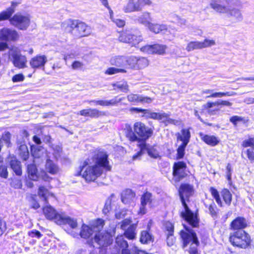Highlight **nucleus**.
Returning <instances> with one entry per match:
<instances>
[{
    "label": "nucleus",
    "instance_id": "obj_52",
    "mask_svg": "<svg viewBox=\"0 0 254 254\" xmlns=\"http://www.w3.org/2000/svg\"><path fill=\"white\" fill-rule=\"evenodd\" d=\"M166 243L168 246H173L176 243V238L174 236V234L165 235Z\"/></svg>",
    "mask_w": 254,
    "mask_h": 254
},
{
    "label": "nucleus",
    "instance_id": "obj_24",
    "mask_svg": "<svg viewBox=\"0 0 254 254\" xmlns=\"http://www.w3.org/2000/svg\"><path fill=\"white\" fill-rule=\"evenodd\" d=\"M79 114L85 117H89L91 119H98L105 116L106 113L100 111L97 108H88L80 111Z\"/></svg>",
    "mask_w": 254,
    "mask_h": 254
},
{
    "label": "nucleus",
    "instance_id": "obj_36",
    "mask_svg": "<svg viewBox=\"0 0 254 254\" xmlns=\"http://www.w3.org/2000/svg\"><path fill=\"white\" fill-rule=\"evenodd\" d=\"M93 232L94 230L92 227L83 224L81 226L79 235L82 238L84 239H88L92 236Z\"/></svg>",
    "mask_w": 254,
    "mask_h": 254
},
{
    "label": "nucleus",
    "instance_id": "obj_16",
    "mask_svg": "<svg viewBox=\"0 0 254 254\" xmlns=\"http://www.w3.org/2000/svg\"><path fill=\"white\" fill-rule=\"evenodd\" d=\"M141 50L148 54L163 55L166 54L167 46L166 45L155 43L146 45L141 48Z\"/></svg>",
    "mask_w": 254,
    "mask_h": 254
},
{
    "label": "nucleus",
    "instance_id": "obj_9",
    "mask_svg": "<svg viewBox=\"0 0 254 254\" xmlns=\"http://www.w3.org/2000/svg\"><path fill=\"white\" fill-rule=\"evenodd\" d=\"M187 163L184 161L175 162L172 167L173 180L175 183H179L189 176Z\"/></svg>",
    "mask_w": 254,
    "mask_h": 254
},
{
    "label": "nucleus",
    "instance_id": "obj_46",
    "mask_svg": "<svg viewBox=\"0 0 254 254\" xmlns=\"http://www.w3.org/2000/svg\"><path fill=\"white\" fill-rule=\"evenodd\" d=\"M196 49H201L200 42L191 41L190 42L186 47V50L190 52Z\"/></svg>",
    "mask_w": 254,
    "mask_h": 254
},
{
    "label": "nucleus",
    "instance_id": "obj_26",
    "mask_svg": "<svg viewBox=\"0 0 254 254\" xmlns=\"http://www.w3.org/2000/svg\"><path fill=\"white\" fill-rule=\"evenodd\" d=\"M124 98H119L118 96H116L114 98L109 100H90L88 101L89 104L94 103L96 105L101 106H116L121 102Z\"/></svg>",
    "mask_w": 254,
    "mask_h": 254
},
{
    "label": "nucleus",
    "instance_id": "obj_41",
    "mask_svg": "<svg viewBox=\"0 0 254 254\" xmlns=\"http://www.w3.org/2000/svg\"><path fill=\"white\" fill-rule=\"evenodd\" d=\"M27 200L30 203V208L36 210L40 208V205L37 200L36 194H30L27 197Z\"/></svg>",
    "mask_w": 254,
    "mask_h": 254
},
{
    "label": "nucleus",
    "instance_id": "obj_4",
    "mask_svg": "<svg viewBox=\"0 0 254 254\" xmlns=\"http://www.w3.org/2000/svg\"><path fill=\"white\" fill-rule=\"evenodd\" d=\"M61 28L64 32L77 39L87 37L91 34L90 27L78 19H67L62 23Z\"/></svg>",
    "mask_w": 254,
    "mask_h": 254
},
{
    "label": "nucleus",
    "instance_id": "obj_47",
    "mask_svg": "<svg viewBox=\"0 0 254 254\" xmlns=\"http://www.w3.org/2000/svg\"><path fill=\"white\" fill-rule=\"evenodd\" d=\"M152 194L150 192L146 191L141 195L140 200V204L143 205H147L148 203H151Z\"/></svg>",
    "mask_w": 254,
    "mask_h": 254
},
{
    "label": "nucleus",
    "instance_id": "obj_5",
    "mask_svg": "<svg viewBox=\"0 0 254 254\" xmlns=\"http://www.w3.org/2000/svg\"><path fill=\"white\" fill-rule=\"evenodd\" d=\"M183 229L179 232L182 248L185 249L189 246L190 254H200L197 248L200 244L197 234L186 224H183Z\"/></svg>",
    "mask_w": 254,
    "mask_h": 254
},
{
    "label": "nucleus",
    "instance_id": "obj_34",
    "mask_svg": "<svg viewBox=\"0 0 254 254\" xmlns=\"http://www.w3.org/2000/svg\"><path fill=\"white\" fill-rule=\"evenodd\" d=\"M37 193L38 195L43 199L45 204L48 203V197L49 196H54L53 193L50 191L47 188L43 186L39 187Z\"/></svg>",
    "mask_w": 254,
    "mask_h": 254
},
{
    "label": "nucleus",
    "instance_id": "obj_40",
    "mask_svg": "<svg viewBox=\"0 0 254 254\" xmlns=\"http://www.w3.org/2000/svg\"><path fill=\"white\" fill-rule=\"evenodd\" d=\"M19 156L23 161H26L29 157V152L27 146L25 144H21L19 146Z\"/></svg>",
    "mask_w": 254,
    "mask_h": 254
},
{
    "label": "nucleus",
    "instance_id": "obj_39",
    "mask_svg": "<svg viewBox=\"0 0 254 254\" xmlns=\"http://www.w3.org/2000/svg\"><path fill=\"white\" fill-rule=\"evenodd\" d=\"M212 90L209 89H207L204 90L203 91V94H210V95L207 96V98H216V97H221L223 96H231L233 95L234 94L233 92H214L211 93Z\"/></svg>",
    "mask_w": 254,
    "mask_h": 254
},
{
    "label": "nucleus",
    "instance_id": "obj_54",
    "mask_svg": "<svg viewBox=\"0 0 254 254\" xmlns=\"http://www.w3.org/2000/svg\"><path fill=\"white\" fill-rule=\"evenodd\" d=\"M1 138L6 143L7 146L9 147L11 145V134L9 132H4L2 134Z\"/></svg>",
    "mask_w": 254,
    "mask_h": 254
},
{
    "label": "nucleus",
    "instance_id": "obj_23",
    "mask_svg": "<svg viewBox=\"0 0 254 254\" xmlns=\"http://www.w3.org/2000/svg\"><path fill=\"white\" fill-rule=\"evenodd\" d=\"M43 213L46 218L50 220H54L58 224V221L60 220L62 215V214L58 213L56 210L50 205H46L42 208Z\"/></svg>",
    "mask_w": 254,
    "mask_h": 254
},
{
    "label": "nucleus",
    "instance_id": "obj_20",
    "mask_svg": "<svg viewBox=\"0 0 254 254\" xmlns=\"http://www.w3.org/2000/svg\"><path fill=\"white\" fill-rule=\"evenodd\" d=\"M47 62V58L44 55H37L29 61V64L34 70L44 69Z\"/></svg>",
    "mask_w": 254,
    "mask_h": 254
},
{
    "label": "nucleus",
    "instance_id": "obj_28",
    "mask_svg": "<svg viewBox=\"0 0 254 254\" xmlns=\"http://www.w3.org/2000/svg\"><path fill=\"white\" fill-rule=\"evenodd\" d=\"M198 134L201 140L210 146H215L220 142L219 139L214 135L204 134L202 132H199Z\"/></svg>",
    "mask_w": 254,
    "mask_h": 254
},
{
    "label": "nucleus",
    "instance_id": "obj_1",
    "mask_svg": "<svg viewBox=\"0 0 254 254\" xmlns=\"http://www.w3.org/2000/svg\"><path fill=\"white\" fill-rule=\"evenodd\" d=\"M108 157L106 152L98 151L92 157L94 164L89 165V159L84 160L82 165L79 167L76 176H81L88 183L95 182L102 175L104 170L106 172L111 171V166L110 165Z\"/></svg>",
    "mask_w": 254,
    "mask_h": 254
},
{
    "label": "nucleus",
    "instance_id": "obj_14",
    "mask_svg": "<svg viewBox=\"0 0 254 254\" xmlns=\"http://www.w3.org/2000/svg\"><path fill=\"white\" fill-rule=\"evenodd\" d=\"M143 111H144L141 112L143 114L142 117H145L146 119H151L158 121L164 120L165 121L168 122V123L175 125L178 124V121L170 119L169 115L167 113L151 112L149 110L145 109H143Z\"/></svg>",
    "mask_w": 254,
    "mask_h": 254
},
{
    "label": "nucleus",
    "instance_id": "obj_59",
    "mask_svg": "<svg viewBox=\"0 0 254 254\" xmlns=\"http://www.w3.org/2000/svg\"><path fill=\"white\" fill-rule=\"evenodd\" d=\"M112 22H113L119 28H123L126 25V21L122 19L115 18L114 19H113Z\"/></svg>",
    "mask_w": 254,
    "mask_h": 254
},
{
    "label": "nucleus",
    "instance_id": "obj_55",
    "mask_svg": "<svg viewBox=\"0 0 254 254\" xmlns=\"http://www.w3.org/2000/svg\"><path fill=\"white\" fill-rule=\"evenodd\" d=\"M201 49L210 47L215 45V41L214 40L205 39L203 42H200Z\"/></svg>",
    "mask_w": 254,
    "mask_h": 254
},
{
    "label": "nucleus",
    "instance_id": "obj_3",
    "mask_svg": "<svg viewBox=\"0 0 254 254\" xmlns=\"http://www.w3.org/2000/svg\"><path fill=\"white\" fill-rule=\"evenodd\" d=\"M178 194L184 210L180 213V217L190 226L191 228L199 227L200 219L198 211H192L189 208L187 202L193 196L194 192L192 185L189 183L181 184L178 190Z\"/></svg>",
    "mask_w": 254,
    "mask_h": 254
},
{
    "label": "nucleus",
    "instance_id": "obj_43",
    "mask_svg": "<svg viewBox=\"0 0 254 254\" xmlns=\"http://www.w3.org/2000/svg\"><path fill=\"white\" fill-rule=\"evenodd\" d=\"M46 169L48 173L52 175L56 174L59 170L57 165L52 160L50 159L47 161Z\"/></svg>",
    "mask_w": 254,
    "mask_h": 254
},
{
    "label": "nucleus",
    "instance_id": "obj_62",
    "mask_svg": "<svg viewBox=\"0 0 254 254\" xmlns=\"http://www.w3.org/2000/svg\"><path fill=\"white\" fill-rule=\"evenodd\" d=\"M199 237L200 239V241L201 243H202L204 245H206L207 240L208 239L209 235L208 233L207 232H203L199 233Z\"/></svg>",
    "mask_w": 254,
    "mask_h": 254
},
{
    "label": "nucleus",
    "instance_id": "obj_56",
    "mask_svg": "<svg viewBox=\"0 0 254 254\" xmlns=\"http://www.w3.org/2000/svg\"><path fill=\"white\" fill-rule=\"evenodd\" d=\"M208 209L210 215L212 217H216L217 215L216 206L214 203L209 204L208 206Z\"/></svg>",
    "mask_w": 254,
    "mask_h": 254
},
{
    "label": "nucleus",
    "instance_id": "obj_13",
    "mask_svg": "<svg viewBox=\"0 0 254 254\" xmlns=\"http://www.w3.org/2000/svg\"><path fill=\"white\" fill-rule=\"evenodd\" d=\"M94 239L99 245L100 249H106L113 243V236L108 231L97 232L94 236Z\"/></svg>",
    "mask_w": 254,
    "mask_h": 254
},
{
    "label": "nucleus",
    "instance_id": "obj_48",
    "mask_svg": "<svg viewBox=\"0 0 254 254\" xmlns=\"http://www.w3.org/2000/svg\"><path fill=\"white\" fill-rule=\"evenodd\" d=\"M12 12L7 8L5 10L1 11L0 12V21L8 20L10 22V19L12 16Z\"/></svg>",
    "mask_w": 254,
    "mask_h": 254
},
{
    "label": "nucleus",
    "instance_id": "obj_33",
    "mask_svg": "<svg viewBox=\"0 0 254 254\" xmlns=\"http://www.w3.org/2000/svg\"><path fill=\"white\" fill-rule=\"evenodd\" d=\"M124 11L126 13L141 11L138 0L135 2L134 0H129L127 5L124 7Z\"/></svg>",
    "mask_w": 254,
    "mask_h": 254
},
{
    "label": "nucleus",
    "instance_id": "obj_11",
    "mask_svg": "<svg viewBox=\"0 0 254 254\" xmlns=\"http://www.w3.org/2000/svg\"><path fill=\"white\" fill-rule=\"evenodd\" d=\"M30 16L29 14L21 13L14 14L10 19V23L20 30H26L30 24Z\"/></svg>",
    "mask_w": 254,
    "mask_h": 254
},
{
    "label": "nucleus",
    "instance_id": "obj_6",
    "mask_svg": "<svg viewBox=\"0 0 254 254\" xmlns=\"http://www.w3.org/2000/svg\"><path fill=\"white\" fill-rule=\"evenodd\" d=\"M228 240L233 247L242 250L250 249L253 243L250 234L246 231L231 232Z\"/></svg>",
    "mask_w": 254,
    "mask_h": 254
},
{
    "label": "nucleus",
    "instance_id": "obj_61",
    "mask_svg": "<svg viewBox=\"0 0 254 254\" xmlns=\"http://www.w3.org/2000/svg\"><path fill=\"white\" fill-rule=\"evenodd\" d=\"M24 80V76L22 73L15 74L12 77V81L13 82L23 81Z\"/></svg>",
    "mask_w": 254,
    "mask_h": 254
},
{
    "label": "nucleus",
    "instance_id": "obj_17",
    "mask_svg": "<svg viewBox=\"0 0 254 254\" xmlns=\"http://www.w3.org/2000/svg\"><path fill=\"white\" fill-rule=\"evenodd\" d=\"M250 225V222L245 217L239 216L230 223L229 229L232 232L245 231Z\"/></svg>",
    "mask_w": 254,
    "mask_h": 254
},
{
    "label": "nucleus",
    "instance_id": "obj_63",
    "mask_svg": "<svg viewBox=\"0 0 254 254\" xmlns=\"http://www.w3.org/2000/svg\"><path fill=\"white\" fill-rule=\"evenodd\" d=\"M232 169L230 163H228L226 166V179L229 182H231Z\"/></svg>",
    "mask_w": 254,
    "mask_h": 254
},
{
    "label": "nucleus",
    "instance_id": "obj_29",
    "mask_svg": "<svg viewBox=\"0 0 254 254\" xmlns=\"http://www.w3.org/2000/svg\"><path fill=\"white\" fill-rule=\"evenodd\" d=\"M154 241V236L150 232L149 227L145 230H142L140 232L139 242L141 244L146 245L153 243Z\"/></svg>",
    "mask_w": 254,
    "mask_h": 254
},
{
    "label": "nucleus",
    "instance_id": "obj_45",
    "mask_svg": "<svg viewBox=\"0 0 254 254\" xmlns=\"http://www.w3.org/2000/svg\"><path fill=\"white\" fill-rule=\"evenodd\" d=\"M123 236V235H118L116 239V245L120 249L128 248V247L127 241L124 239Z\"/></svg>",
    "mask_w": 254,
    "mask_h": 254
},
{
    "label": "nucleus",
    "instance_id": "obj_10",
    "mask_svg": "<svg viewBox=\"0 0 254 254\" xmlns=\"http://www.w3.org/2000/svg\"><path fill=\"white\" fill-rule=\"evenodd\" d=\"M118 40L120 42L128 44L131 46H135L142 40L141 36L134 34L131 30L128 29H123L118 31Z\"/></svg>",
    "mask_w": 254,
    "mask_h": 254
},
{
    "label": "nucleus",
    "instance_id": "obj_57",
    "mask_svg": "<svg viewBox=\"0 0 254 254\" xmlns=\"http://www.w3.org/2000/svg\"><path fill=\"white\" fill-rule=\"evenodd\" d=\"M140 6L141 10L144 6H150L152 4V1L151 0H137Z\"/></svg>",
    "mask_w": 254,
    "mask_h": 254
},
{
    "label": "nucleus",
    "instance_id": "obj_25",
    "mask_svg": "<svg viewBox=\"0 0 254 254\" xmlns=\"http://www.w3.org/2000/svg\"><path fill=\"white\" fill-rule=\"evenodd\" d=\"M128 101L132 103H150L153 100V98L148 96H142L139 95L131 93L127 96Z\"/></svg>",
    "mask_w": 254,
    "mask_h": 254
},
{
    "label": "nucleus",
    "instance_id": "obj_58",
    "mask_svg": "<svg viewBox=\"0 0 254 254\" xmlns=\"http://www.w3.org/2000/svg\"><path fill=\"white\" fill-rule=\"evenodd\" d=\"M7 168L6 166H0V176L3 178H7L8 177Z\"/></svg>",
    "mask_w": 254,
    "mask_h": 254
},
{
    "label": "nucleus",
    "instance_id": "obj_38",
    "mask_svg": "<svg viewBox=\"0 0 254 254\" xmlns=\"http://www.w3.org/2000/svg\"><path fill=\"white\" fill-rule=\"evenodd\" d=\"M11 168L15 174L18 176L22 175V171L21 162L15 158L12 159L9 163Z\"/></svg>",
    "mask_w": 254,
    "mask_h": 254
},
{
    "label": "nucleus",
    "instance_id": "obj_27",
    "mask_svg": "<svg viewBox=\"0 0 254 254\" xmlns=\"http://www.w3.org/2000/svg\"><path fill=\"white\" fill-rule=\"evenodd\" d=\"M12 62L14 66L19 69L24 68L26 66L27 58L21 54L14 53L12 55Z\"/></svg>",
    "mask_w": 254,
    "mask_h": 254
},
{
    "label": "nucleus",
    "instance_id": "obj_31",
    "mask_svg": "<svg viewBox=\"0 0 254 254\" xmlns=\"http://www.w3.org/2000/svg\"><path fill=\"white\" fill-rule=\"evenodd\" d=\"M135 196V193L131 189H127L125 190L121 194V200L123 203L128 204L131 203Z\"/></svg>",
    "mask_w": 254,
    "mask_h": 254
},
{
    "label": "nucleus",
    "instance_id": "obj_64",
    "mask_svg": "<svg viewBox=\"0 0 254 254\" xmlns=\"http://www.w3.org/2000/svg\"><path fill=\"white\" fill-rule=\"evenodd\" d=\"M83 64L78 61H75L71 64V67L74 69H78L82 67Z\"/></svg>",
    "mask_w": 254,
    "mask_h": 254
},
{
    "label": "nucleus",
    "instance_id": "obj_7",
    "mask_svg": "<svg viewBox=\"0 0 254 254\" xmlns=\"http://www.w3.org/2000/svg\"><path fill=\"white\" fill-rule=\"evenodd\" d=\"M110 64L114 67H110L105 71L107 75H113L119 73H125L129 69V56L118 55L112 57L109 61Z\"/></svg>",
    "mask_w": 254,
    "mask_h": 254
},
{
    "label": "nucleus",
    "instance_id": "obj_53",
    "mask_svg": "<svg viewBox=\"0 0 254 254\" xmlns=\"http://www.w3.org/2000/svg\"><path fill=\"white\" fill-rule=\"evenodd\" d=\"M113 86L114 89L120 90L124 92H127L128 86L127 83L122 84H113Z\"/></svg>",
    "mask_w": 254,
    "mask_h": 254
},
{
    "label": "nucleus",
    "instance_id": "obj_49",
    "mask_svg": "<svg viewBox=\"0 0 254 254\" xmlns=\"http://www.w3.org/2000/svg\"><path fill=\"white\" fill-rule=\"evenodd\" d=\"M187 145L180 144L177 149L176 159L180 160L184 158L185 154V149Z\"/></svg>",
    "mask_w": 254,
    "mask_h": 254
},
{
    "label": "nucleus",
    "instance_id": "obj_35",
    "mask_svg": "<svg viewBox=\"0 0 254 254\" xmlns=\"http://www.w3.org/2000/svg\"><path fill=\"white\" fill-rule=\"evenodd\" d=\"M68 224L71 228H76L78 224L76 220L71 218L69 217L65 216L62 214L60 220L58 221V225H62Z\"/></svg>",
    "mask_w": 254,
    "mask_h": 254
},
{
    "label": "nucleus",
    "instance_id": "obj_19",
    "mask_svg": "<svg viewBox=\"0 0 254 254\" xmlns=\"http://www.w3.org/2000/svg\"><path fill=\"white\" fill-rule=\"evenodd\" d=\"M231 0H212L209 5L216 12L219 13L227 12V8L230 6Z\"/></svg>",
    "mask_w": 254,
    "mask_h": 254
},
{
    "label": "nucleus",
    "instance_id": "obj_18",
    "mask_svg": "<svg viewBox=\"0 0 254 254\" xmlns=\"http://www.w3.org/2000/svg\"><path fill=\"white\" fill-rule=\"evenodd\" d=\"M243 148H246L243 150L246 155L247 159L251 163H254V137H249L244 140L241 144Z\"/></svg>",
    "mask_w": 254,
    "mask_h": 254
},
{
    "label": "nucleus",
    "instance_id": "obj_21",
    "mask_svg": "<svg viewBox=\"0 0 254 254\" xmlns=\"http://www.w3.org/2000/svg\"><path fill=\"white\" fill-rule=\"evenodd\" d=\"M19 36L15 30L3 28L0 30V39L5 41H16L19 39Z\"/></svg>",
    "mask_w": 254,
    "mask_h": 254
},
{
    "label": "nucleus",
    "instance_id": "obj_15",
    "mask_svg": "<svg viewBox=\"0 0 254 254\" xmlns=\"http://www.w3.org/2000/svg\"><path fill=\"white\" fill-rule=\"evenodd\" d=\"M149 64V60L146 57L135 56H129V69H142L148 66Z\"/></svg>",
    "mask_w": 254,
    "mask_h": 254
},
{
    "label": "nucleus",
    "instance_id": "obj_51",
    "mask_svg": "<svg viewBox=\"0 0 254 254\" xmlns=\"http://www.w3.org/2000/svg\"><path fill=\"white\" fill-rule=\"evenodd\" d=\"M105 224V220H104L102 218H97L96 219L92 225V228H98V229H103L104 225Z\"/></svg>",
    "mask_w": 254,
    "mask_h": 254
},
{
    "label": "nucleus",
    "instance_id": "obj_44",
    "mask_svg": "<svg viewBox=\"0 0 254 254\" xmlns=\"http://www.w3.org/2000/svg\"><path fill=\"white\" fill-rule=\"evenodd\" d=\"M145 150L147 151L148 155L151 158L156 159L160 157L159 153L155 145L147 147V144L146 143V149H145Z\"/></svg>",
    "mask_w": 254,
    "mask_h": 254
},
{
    "label": "nucleus",
    "instance_id": "obj_30",
    "mask_svg": "<svg viewBox=\"0 0 254 254\" xmlns=\"http://www.w3.org/2000/svg\"><path fill=\"white\" fill-rule=\"evenodd\" d=\"M177 141H182L181 144L187 145L190 142L191 136L189 128H183L181 130V132H177L176 134Z\"/></svg>",
    "mask_w": 254,
    "mask_h": 254
},
{
    "label": "nucleus",
    "instance_id": "obj_2",
    "mask_svg": "<svg viewBox=\"0 0 254 254\" xmlns=\"http://www.w3.org/2000/svg\"><path fill=\"white\" fill-rule=\"evenodd\" d=\"M124 130L125 136L130 142H137V146L139 150L132 157V160H136L144 154L146 141L153 135V129L138 121L134 123L132 127L129 124H126Z\"/></svg>",
    "mask_w": 254,
    "mask_h": 254
},
{
    "label": "nucleus",
    "instance_id": "obj_22",
    "mask_svg": "<svg viewBox=\"0 0 254 254\" xmlns=\"http://www.w3.org/2000/svg\"><path fill=\"white\" fill-rule=\"evenodd\" d=\"M232 105V103L229 101L227 100H221L217 101L216 102H207L205 105H203V108L206 110L208 114L210 115H214L219 111V109H212L211 108L214 106H226L230 107Z\"/></svg>",
    "mask_w": 254,
    "mask_h": 254
},
{
    "label": "nucleus",
    "instance_id": "obj_42",
    "mask_svg": "<svg viewBox=\"0 0 254 254\" xmlns=\"http://www.w3.org/2000/svg\"><path fill=\"white\" fill-rule=\"evenodd\" d=\"M227 15L229 17H234L238 20L242 19V15L241 13L240 10L237 8H230L229 7L227 8Z\"/></svg>",
    "mask_w": 254,
    "mask_h": 254
},
{
    "label": "nucleus",
    "instance_id": "obj_32",
    "mask_svg": "<svg viewBox=\"0 0 254 254\" xmlns=\"http://www.w3.org/2000/svg\"><path fill=\"white\" fill-rule=\"evenodd\" d=\"M27 172L28 177L34 181H38L40 178L38 170L35 164H30L27 165Z\"/></svg>",
    "mask_w": 254,
    "mask_h": 254
},
{
    "label": "nucleus",
    "instance_id": "obj_12",
    "mask_svg": "<svg viewBox=\"0 0 254 254\" xmlns=\"http://www.w3.org/2000/svg\"><path fill=\"white\" fill-rule=\"evenodd\" d=\"M120 228L124 231L123 236L128 240H133L136 238L137 224L132 223L131 218L123 219L121 222Z\"/></svg>",
    "mask_w": 254,
    "mask_h": 254
},
{
    "label": "nucleus",
    "instance_id": "obj_50",
    "mask_svg": "<svg viewBox=\"0 0 254 254\" xmlns=\"http://www.w3.org/2000/svg\"><path fill=\"white\" fill-rule=\"evenodd\" d=\"M248 120L244 118L238 116H233L230 118V122L234 126H237L238 123L241 122L244 124H246Z\"/></svg>",
    "mask_w": 254,
    "mask_h": 254
},
{
    "label": "nucleus",
    "instance_id": "obj_60",
    "mask_svg": "<svg viewBox=\"0 0 254 254\" xmlns=\"http://www.w3.org/2000/svg\"><path fill=\"white\" fill-rule=\"evenodd\" d=\"M29 236L34 238L36 237L38 239L40 238L42 236V234L41 232L37 230H33L28 232Z\"/></svg>",
    "mask_w": 254,
    "mask_h": 254
},
{
    "label": "nucleus",
    "instance_id": "obj_8",
    "mask_svg": "<svg viewBox=\"0 0 254 254\" xmlns=\"http://www.w3.org/2000/svg\"><path fill=\"white\" fill-rule=\"evenodd\" d=\"M209 191L219 207L223 206L222 200H223L224 203L227 206H230L231 204L232 194L228 189H222L220 193L219 191L215 188L211 187L209 189Z\"/></svg>",
    "mask_w": 254,
    "mask_h": 254
},
{
    "label": "nucleus",
    "instance_id": "obj_37",
    "mask_svg": "<svg viewBox=\"0 0 254 254\" xmlns=\"http://www.w3.org/2000/svg\"><path fill=\"white\" fill-rule=\"evenodd\" d=\"M162 229L165 235L174 234L175 224L169 220L165 221L163 223Z\"/></svg>",
    "mask_w": 254,
    "mask_h": 254
}]
</instances>
